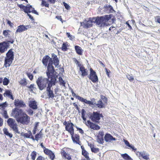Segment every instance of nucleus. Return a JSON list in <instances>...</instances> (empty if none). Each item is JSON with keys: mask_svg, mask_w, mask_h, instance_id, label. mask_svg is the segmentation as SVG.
Here are the masks:
<instances>
[{"mask_svg": "<svg viewBox=\"0 0 160 160\" xmlns=\"http://www.w3.org/2000/svg\"><path fill=\"white\" fill-rule=\"evenodd\" d=\"M9 46V43L6 41L0 43V52L1 53H4L7 50Z\"/></svg>", "mask_w": 160, "mask_h": 160, "instance_id": "ddd939ff", "label": "nucleus"}, {"mask_svg": "<svg viewBox=\"0 0 160 160\" xmlns=\"http://www.w3.org/2000/svg\"><path fill=\"white\" fill-rule=\"evenodd\" d=\"M8 126L13 130L15 134H20L18 125L15 123V120L12 118H9L7 121Z\"/></svg>", "mask_w": 160, "mask_h": 160, "instance_id": "6e6552de", "label": "nucleus"}, {"mask_svg": "<svg viewBox=\"0 0 160 160\" xmlns=\"http://www.w3.org/2000/svg\"><path fill=\"white\" fill-rule=\"evenodd\" d=\"M121 156L125 160H133V159L127 154H122Z\"/></svg>", "mask_w": 160, "mask_h": 160, "instance_id": "473e14b6", "label": "nucleus"}, {"mask_svg": "<svg viewBox=\"0 0 160 160\" xmlns=\"http://www.w3.org/2000/svg\"><path fill=\"white\" fill-rule=\"evenodd\" d=\"M27 74L31 80H32L33 79V76L32 74L29 73H27Z\"/></svg>", "mask_w": 160, "mask_h": 160, "instance_id": "09e8293b", "label": "nucleus"}, {"mask_svg": "<svg viewBox=\"0 0 160 160\" xmlns=\"http://www.w3.org/2000/svg\"><path fill=\"white\" fill-rule=\"evenodd\" d=\"M56 80L55 79L52 78L51 80L50 81L47 88V91L48 92V95L49 98H54L55 95L53 92L51 90V88L53 85H55Z\"/></svg>", "mask_w": 160, "mask_h": 160, "instance_id": "423d86ee", "label": "nucleus"}, {"mask_svg": "<svg viewBox=\"0 0 160 160\" xmlns=\"http://www.w3.org/2000/svg\"><path fill=\"white\" fill-rule=\"evenodd\" d=\"M44 153L48 155L51 160H54L55 158V155L54 153L51 150L48 149H45L44 151Z\"/></svg>", "mask_w": 160, "mask_h": 160, "instance_id": "a211bd4d", "label": "nucleus"}, {"mask_svg": "<svg viewBox=\"0 0 160 160\" xmlns=\"http://www.w3.org/2000/svg\"><path fill=\"white\" fill-rule=\"evenodd\" d=\"M82 155H83L88 160H90L89 153L86 150H82Z\"/></svg>", "mask_w": 160, "mask_h": 160, "instance_id": "2f4dec72", "label": "nucleus"}, {"mask_svg": "<svg viewBox=\"0 0 160 160\" xmlns=\"http://www.w3.org/2000/svg\"><path fill=\"white\" fill-rule=\"evenodd\" d=\"M126 24L127 25L128 27L129 28L130 30H131L132 29V28L131 25L129 24L128 23V21H127L126 22Z\"/></svg>", "mask_w": 160, "mask_h": 160, "instance_id": "0e129e2a", "label": "nucleus"}, {"mask_svg": "<svg viewBox=\"0 0 160 160\" xmlns=\"http://www.w3.org/2000/svg\"><path fill=\"white\" fill-rule=\"evenodd\" d=\"M2 115L5 118H8L9 117L6 110L3 111Z\"/></svg>", "mask_w": 160, "mask_h": 160, "instance_id": "37998d69", "label": "nucleus"}, {"mask_svg": "<svg viewBox=\"0 0 160 160\" xmlns=\"http://www.w3.org/2000/svg\"><path fill=\"white\" fill-rule=\"evenodd\" d=\"M71 92L72 93V96L73 97H76L78 100H80V101H81L82 102H84L85 103H86V102H87V100L84 99L83 98L79 96H78L77 95L73 92V90H71Z\"/></svg>", "mask_w": 160, "mask_h": 160, "instance_id": "393cba45", "label": "nucleus"}, {"mask_svg": "<svg viewBox=\"0 0 160 160\" xmlns=\"http://www.w3.org/2000/svg\"><path fill=\"white\" fill-rule=\"evenodd\" d=\"M90 74L89 77V79L93 83L98 82V78L96 72L92 68L90 69Z\"/></svg>", "mask_w": 160, "mask_h": 160, "instance_id": "9b49d317", "label": "nucleus"}, {"mask_svg": "<svg viewBox=\"0 0 160 160\" xmlns=\"http://www.w3.org/2000/svg\"><path fill=\"white\" fill-rule=\"evenodd\" d=\"M51 55L52 58L48 55H46L43 57L42 60V62L43 65L47 67L46 73L48 78H45L40 76L36 80V83L40 90L47 88V86H48L50 81L51 80L52 78L56 80V77L54 75L55 70L53 64H54L56 67H58L59 64V60L57 55L55 54L52 53Z\"/></svg>", "mask_w": 160, "mask_h": 160, "instance_id": "f257e3e1", "label": "nucleus"}, {"mask_svg": "<svg viewBox=\"0 0 160 160\" xmlns=\"http://www.w3.org/2000/svg\"><path fill=\"white\" fill-rule=\"evenodd\" d=\"M69 46L68 44V42H64L63 43L62 47H61V49L62 51H67L68 49V47Z\"/></svg>", "mask_w": 160, "mask_h": 160, "instance_id": "7c9ffc66", "label": "nucleus"}, {"mask_svg": "<svg viewBox=\"0 0 160 160\" xmlns=\"http://www.w3.org/2000/svg\"><path fill=\"white\" fill-rule=\"evenodd\" d=\"M3 132L4 134H5V135H7L9 133L8 130L6 128H4L3 129Z\"/></svg>", "mask_w": 160, "mask_h": 160, "instance_id": "603ef678", "label": "nucleus"}, {"mask_svg": "<svg viewBox=\"0 0 160 160\" xmlns=\"http://www.w3.org/2000/svg\"><path fill=\"white\" fill-rule=\"evenodd\" d=\"M112 15H107L101 17H97L96 18H92V20H94V23L97 25H99L101 27L108 26L109 24L108 21L111 18Z\"/></svg>", "mask_w": 160, "mask_h": 160, "instance_id": "7ed1b4c3", "label": "nucleus"}, {"mask_svg": "<svg viewBox=\"0 0 160 160\" xmlns=\"http://www.w3.org/2000/svg\"><path fill=\"white\" fill-rule=\"evenodd\" d=\"M37 152L35 151H32L31 154L32 160H35L37 157Z\"/></svg>", "mask_w": 160, "mask_h": 160, "instance_id": "f704fd0d", "label": "nucleus"}, {"mask_svg": "<svg viewBox=\"0 0 160 160\" xmlns=\"http://www.w3.org/2000/svg\"><path fill=\"white\" fill-rule=\"evenodd\" d=\"M66 35L69 38V39L71 40H73L75 38L74 36L71 35L69 32H67Z\"/></svg>", "mask_w": 160, "mask_h": 160, "instance_id": "a18cd8bd", "label": "nucleus"}, {"mask_svg": "<svg viewBox=\"0 0 160 160\" xmlns=\"http://www.w3.org/2000/svg\"><path fill=\"white\" fill-rule=\"evenodd\" d=\"M104 135V132L103 131H101L99 132L97 136V141L99 143H102L104 142L103 136Z\"/></svg>", "mask_w": 160, "mask_h": 160, "instance_id": "aec40b11", "label": "nucleus"}, {"mask_svg": "<svg viewBox=\"0 0 160 160\" xmlns=\"http://www.w3.org/2000/svg\"><path fill=\"white\" fill-rule=\"evenodd\" d=\"M11 114L18 122L23 125H28L30 122V118L22 110L17 108L12 109Z\"/></svg>", "mask_w": 160, "mask_h": 160, "instance_id": "f03ea898", "label": "nucleus"}, {"mask_svg": "<svg viewBox=\"0 0 160 160\" xmlns=\"http://www.w3.org/2000/svg\"><path fill=\"white\" fill-rule=\"evenodd\" d=\"M79 71L81 72L82 77H83L88 75V70L85 68L84 66H82L80 67Z\"/></svg>", "mask_w": 160, "mask_h": 160, "instance_id": "5701e85b", "label": "nucleus"}, {"mask_svg": "<svg viewBox=\"0 0 160 160\" xmlns=\"http://www.w3.org/2000/svg\"><path fill=\"white\" fill-rule=\"evenodd\" d=\"M3 95L4 97H8L12 100H14L12 94L10 90H6L5 92L3 93Z\"/></svg>", "mask_w": 160, "mask_h": 160, "instance_id": "a878e982", "label": "nucleus"}, {"mask_svg": "<svg viewBox=\"0 0 160 160\" xmlns=\"http://www.w3.org/2000/svg\"><path fill=\"white\" fill-rule=\"evenodd\" d=\"M75 49L76 53L79 55H82V54L83 50L81 48L80 46L76 45L75 46Z\"/></svg>", "mask_w": 160, "mask_h": 160, "instance_id": "c85d7f7f", "label": "nucleus"}, {"mask_svg": "<svg viewBox=\"0 0 160 160\" xmlns=\"http://www.w3.org/2000/svg\"><path fill=\"white\" fill-rule=\"evenodd\" d=\"M73 105L77 109H78L79 108L78 107V105L75 102L73 103Z\"/></svg>", "mask_w": 160, "mask_h": 160, "instance_id": "69168bd1", "label": "nucleus"}, {"mask_svg": "<svg viewBox=\"0 0 160 160\" xmlns=\"http://www.w3.org/2000/svg\"><path fill=\"white\" fill-rule=\"evenodd\" d=\"M86 125L88 128L93 130H99L100 127L98 125L91 122L90 120H88L85 122Z\"/></svg>", "mask_w": 160, "mask_h": 160, "instance_id": "f8f14e48", "label": "nucleus"}, {"mask_svg": "<svg viewBox=\"0 0 160 160\" xmlns=\"http://www.w3.org/2000/svg\"><path fill=\"white\" fill-rule=\"evenodd\" d=\"M31 12H32L33 13H35L37 15H38V12L34 10V8H33V9L31 10Z\"/></svg>", "mask_w": 160, "mask_h": 160, "instance_id": "680f3d73", "label": "nucleus"}, {"mask_svg": "<svg viewBox=\"0 0 160 160\" xmlns=\"http://www.w3.org/2000/svg\"><path fill=\"white\" fill-rule=\"evenodd\" d=\"M3 123V119L0 117V127L2 126Z\"/></svg>", "mask_w": 160, "mask_h": 160, "instance_id": "052dcab7", "label": "nucleus"}, {"mask_svg": "<svg viewBox=\"0 0 160 160\" xmlns=\"http://www.w3.org/2000/svg\"><path fill=\"white\" fill-rule=\"evenodd\" d=\"M136 154L139 158H141L145 160H148L149 159V155L144 151L136 152Z\"/></svg>", "mask_w": 160, "mask_h": 160, "instance_id": "2eb2a0df", "label": "nucleus"}, {"mask_svg": "<svg viewBox=\"0 0 160 160\" xmlns=\"http://www.w3.org/2000/svg\"><path fill=\"white\" fill-rule=\"evenodd\" d=\"M7 136H8L10 138H12L13 136L12 134L10 133H8Z\"/></svg>", "mask_w": 160, "mask_h": 160, "instance_id": "774afa93", "label": "nucleus"}, {"mask_svg": "<svg viewBox=\"0 0 160 160\" xmlns=\"http://www.w3.org/2000/svg\"><path fill=\"white\" fill-rule=\"evenodd\" d=\"M18 6L20 9H22L25 12L28 14V15L31 19H33V17L28 13L31 12V10L33 9V8L31 5H29L28 6H25L22 4H19L18 5Z\"/></svg>", "mask_w": 160, "mask_h": 160, "instance_id": "9d476101", "label": "nucleus"}, {"mask_svg": "<svg viewBox=\"0 0 160 160\" xmlns=\"http://www.w3.org/2000/svg\"><path fill=\"white\" fill-rule=\"evenodd\" d=\"M36 160H45L44 158L42 156H38Z\"/></svg>", "mask_w": 160, "mask_h": 160, "instance_id": "864d4df0", "label": "nucleus"}, {"mask_svg": "<svg viewBox=\"0 0 160 160\" xmlns=\"http://www.w3.org/2000/svg\"><path fill=\"white\" fill-rule=\"evenodd\" d=\"M101 99L105 103H107V98L105 96L103 95H101Z\"/></svg>", "mask_w": 160, "mask_h": 160, "instance_id": "49530a36", "label": "nucleus"}, {"mask_svg": "<svg viewBox=\"0 0 160 160\" xmlns=\"http://www.w3.org/2000/svg\"><path fill=\"white\" fill-rule=\"evenodd\" d=\"M127 77L130 82L132 81L134 79L133 77L132 76H131L130 74H128L127 75Z\"/></svg>", "mask_w": 160, "mask_h": 160, "instance_id": "c03bdc74", "label": "nucleus"}, {"mask_svg": "<svg viewBox=\"0 0 160 160\" xmlns=\"http://www.w3.org/2000/svg\"><path fill=\"white\" fill-rule=\"evenodd\" d=\"M28 133H25L23 135V136L26 138H31V137L33 136L31 131H28Z\"/></svg>", "mask_w": 160, "mask_h": 160, "instance_id": "c9c22d12", "label": "nucleus"}, {"mask_svg": "<svg viewBox=\"0 0 160 160\" xmlns=\"http://www.w3.org/2000/svg\"><path fill=\"white\" fill-rule=\"evenodd\" d=\"M104 139L106 142H111L112 141H115L116 139L112 137L110 134L107 133L104 137Z\"/></svg>", "mask_w": 160, "mask_h": 160, "instance_id": "412c9836", "label": "nucleus"}, {"mask_svg": "<svg viewBox=\"0 0 160 160\" xmlns=\"http://www.w3.org/2000/svg\"><path fill=\"white\" fill-rule=\"evenodd\" d=\"M89 19H90L91 18H90ZM93 22H94V20H92H92H90L87 21L85 23H84V27L88 28L92 27Z\"/></svg>", "mask_w": 160, "mask_h": 160, "instance_id": "bb28decb", "label": "nucleus"}, {"mask_svg": "<svg viewBox=\"0 0 160 160\" xmlns=\"http://www.w3.org/2000/svg\"><path fill=\"white\" fill-rule=\"evenodd\" d=\"M7 23L11 27H12L13 24L9 20H8L7 22Z\"/></svg>", "mask_w": 160, "mask_h": 160, "instance_id": "13d9d810", "label": "nucleus"}, {"mask_svg": "<svg viewBox=\"0 0 160 160\" xmlns=\"http://www.w3.org/2000/svg\"><path fill=\"white\" fill-rule=\"evenodd\" d=\"M73 142L77 144L81 145V143L80 141V137L78 134H74V132L70 134Z\"/></svg>", "mask_w": 160, "mask_h": 160, "instance_id": "4468645a", "label": "nucleus"}, {"mask_svg": "<svg viewBox=\"0 0 160 160\" xmlns=\"http://www.w3.org/2000/svg\"><path fill=\"white\" fill-rule=\"evenodd\" d=\"M48 1L51 3H54L56 1V0H48Z\"/></svg>", "mask_w": 160, "mask_h": 160, "instance_id": "338daca9", "label": "nucleus"}, {"mask_svg": "<svg viewBox=\"0 0 160 160\" xmlns=\"http://www.w3.org/2000/svg\"><path fill=\"white\" fill-rule=\"evenodd\" d=\"M14 104L16 107L19 108H24L26 107V105L23 101L18 99L14 100Z\"/></svg>", "mask_w": 160, "mask_h": 160, "instance_id": "f3484780", "label": "nucleus"}, {"mask_svg": "<svg viewBox=\"0 0 160 160\" xmlns=\"http://www.w3.org/2000/svg\"><path fill=\"white\" fill-rule=\"evenodd\" d=\"M43 137V134L42 132V130H41L38 133H37L35 136V138L32 136L31 138L33 140H36L38 141L39 139H41Z\"/></svg>", "mask_w": 160, "mask_h": 160, "instance_id": "4be33fe9", "label": "nucleus"}, {"mask_svg": "<svg viewBox=\"0 0 160 160\" xmlns=\"http://www.w3.org/2000/svg\"><path fill=\"white\" fill-rule=\"evenodd\" d=\"M103 9L105 11L109 13L112 12V11H113L112 7L110 5H105L103 7Z\"/></svg>", "mask_w": 160, "mask_h": 160, "instance_id": "cd10ccee", "label": "nucleus"}, {"mask_svg": "<svg viewBox=\"0 0 160 160\" xmlns=\"http://www.w3.org/2000/svg\"><path fill=\"white\" fill-rule=\"evenodd\" d=\"M41 5L42 6H45L46 7H48L49 6V4L45 1L42 0Z\"/></svg>", "mask_w": 160, "mask_h": 160, "instance_id": "a19ab883", "label": "nucleus"}, {"mask_svg": "<svg viewBox=\"0 0 160 160\" xmlns=\"http://www.w3.org/2000/svg\"><path fill=\"white\" fill-rule=\"evenodd\" d=\"M59 80L60 82V85H62L63 86H65V82L63 80V79L61 77H60L59 78Z\"/></svg>", "mask_w": 160, "mask_h": 160, "instance_id": "79ce46f5", "label": "nucleus"}, {"mask_svg": "<svg viewBox=\"0 0 160 160\" xmlns=\"http://www.w3.org/2000/svg\"><path fill=\"white\" fill-rule=\"evenodd\" d=\"M115 29L116 28H115V27L112 26L109 28V31H113L114 30H115Z\"/></svg>", "mask_w": 160, "mask_h": 160, "instance_id": "e2e57ef3", "label": "nucleus"}, {"mask_svg": "<svg viewBox=\"0 0 160 160\" xmlns=\"http://www.w3.org/2000/svg\"><path fill=\"white\" fill-rule=\"evenodd\" d=\"M90 147L91 148V150L92 152H93L95 153H97L99 152V149L98 148H95L94 147H91V146H90Z\"/></svg>", "mask_w": 160, "mask_h": 160, "instance_id": "4c0bfd02", "label": "nucleus"}, {"mask_svg": "<svg viewBox=\"0 0 160 160\" xmlns=\"http://www.w3.org/2000/svg\"><path fill=\"white\" fill-rule=\"evenodd\" d=\"M34 84H31L28 87L31 92H33V90H36L37 88L34 87Z\"/></svg>", "mask_w": 160, "mask_h": 160, "instance_id": "e433bc0d", "label": "nucleus"}, {"mask_svg": "<svg viewBox=\"0 0 160 160\" xmlns=\"http://www.w3.org/2000/svg\"><path fill=\"white\" fill-rule=\"evenodd\" d=\"M124 141L125 144L129 148H131L132 149V150L135 152L137 151V148H135L133 146H132L129 143V142L126 140L124 139Z\"/></svg>", "mask_w": 160, "mask_h": 160, "instance_id": "c756f323", "label": "nucleus"}, {"mask_svg": "<svg viewBox=\"0 0 160 160\" xmlns=\"http://www.w3.org/2000/svg\"><path fill=\"white\" fill-rule=\"evenodd\" d=\"M75 62H76V64L79 67V68H80V67H82V66H83V65H82L80 62H79L77 59H76L75 60Z\"/></svg>", "mask_w": 160, "mask_h": 160, "instance_id": "8fccbe9b", "label": "nucleus"}, {"mask_svg": "<svg viewBox=\"0 0 160 160\" xmlns=\"http://www.w3.org/2000/svg\"><path fill=\"white\" fill-rule=\"evenodd\" d=\"M105 70L106 71V74L107 75L108 77H109V73L110 72V71L107 69L106 68H105Z\"/></svg>", "mask_w": 160, "mask_h": 160, "instance_id": "6e6d98bb", "label": "nucleus"}, {"mask_svg": "<svg viewBox=\"0 0 160 160\" xmlns=\"http://www.w3.org/2000/svg\"><path fill=\"white\" fill-rule=\"evenodd\" d=\"M94 102L95 99L93 98V100H92V101L87 100L86 103L88 104L93 108H101L104 107V104L102 102L101 99L99 100L97 103H96Z\"/></svg>", "mask_w": 160, "mask_h": 160, "instance_id": "0eeeda50", "label": "nucleus"}, {"mask_svg": "<svg viewBox=\"0 0 160 160\" xmlns=\"http://www.w3.org/2000/svg\"><path fill=\"white\" fill-rule=\"evenodd\" d=\"M61 154L63 158L68 160H72L71 156L69 154L67 153L65 151L64 148H62L61 151Z\"/></svg>", "mask_w": 160, "mask_h": 160, "instance_id": "6ab92c4d", "label": "nucleus"}, {"mask_svg": "<svg viewBox=\"0 0 160 160\" xmlns=\"http://www.w3.org/2000/svg\"><path fill=\"white\" fill-rule=\"evenodd\" d=\"M103 117L102 114L100 113L99 112H93L89 118L92 122L98 124L100 122V120L101 118Z\"/></svg>", "mask_w": 160, "mask_h": 160, "instance_id": "39448f33", "label": "nucleus"}, {"mask_svg": "<svg viewBox=\"0 0 160 160\" xmlns=\"http://www.w3.org/2000/svg\"><path fill=\"white\" fill-rule=\"evenodd\" d=\"M63 5L66 9H67V10H69L70 9V6L67 3L64 2Z\"/></svg>", "mask_w": 160, "mask_h": 160, "instance_id": "3c124183", "label": "nucleus"}, {"mask_svg": "<svg viewBox=\"0 0 160 160\" xmlns=\"http://www.w3.org/2000/svg\"><path fill=\"white\" fill-rule=\"evenodd\" d=\"M63 124L65 126V130L68 131L70 134L74 132V124L71 122V120L66 122L64 121Z\"/></svg>", "mask_w": 160, "mask_h": 160, "instance_id": "1a4fd4ad", "label": "nucleus"}, {"mask_svg": "<svg viewBox=\"0 0 160 160\" xmlns=\"http://www.w3.org/2000/svg\"><path fill=\"white\" fill-rule=\"evenodd\" d=\"M14 59V53L13 49H11L6 54L4 58V67L7 68L10 67L12 64Z\"/></svg>", "mask_w": 160, "mask_h": 160, "instance_id": "20e7f679", "label": "nucleus"}, {"mask_svg": "<svg viewBox=\"0 0 160 160\" xmlns=\"http://www.w3.org/2000/svg\"><path fill=\"white\" fill-rule=\"evenodd\" d=\"M77 130H79V132L82 134H83L84 133L83 130L81 128L76 127Z\"/></svg>", "mask_w": 160, "mask_h": 160, "instance_id": "4d7b16f0", "label": "nucleus"}, {"mask_svg": "<svg viewBox=\"0 0 160 160\" xmlns=\"http://www.w3.org/2000/svg\"><path fill=\"white\" fill-rule=\"evenodd\" d=\"M19 82L21 85L23 86L26 85L27 84L26 79L25 78H23V79H21L20 81Z\"/></svg>", "mask_w": 160, "mask_h": 160, "instance_id": "72a5a7b5", "label": "nucleus"}, {"mask_svg": "<svg viewBox=\"0 0 160 160\" xmlns=\"http://www.w3.org/2000/svg\"><path fill=\"white\" fill-rule=\"evenodd\" d=\"M5 102L0 104V109H3L6 107Z\"/></svg>", "mask_w": 160, "mask_h": 160, "instance_id": "5fc2aeb1", "label": "nucleus"}, {"mask_svg": "<svg viewBox=\"0 0 160 160\" xmlns=\"http://www.w3.org/2000/svg\"><path fill=\"white\" fill-rule=\"evenodd\" d=\"M9 83V80L6 78H5L3 79V84L4 85H7Z\"/></svg>", "mask_w": 160, "mask_h": 160, "instance_id": "ea45409f", "label": "nucleus"}, {"mask_svg": "<svg viewBox=\"0 0 160 160\" xmlns=\"http://www.w3.org/2000/svg\"><path fill=\"white\" fill-rule=\"evenodd\" d=\"M31 28V26L29 25L26 26L24 25H20L18 27L16 31V33L23 32Z\"/></svg>", "mask_w": 160, "mask_h": 160, "instance_id": "dca6fc26", "label": "nucleus"}, {"mask_svg": "<svg viewBox=\"0 0 160 160\" xmlns=\"http://www.w3.org/2000/svg\"><path fill=\"white\" fill-rule=\"evenodd\" d=\"M56 18L60 20L62 23H63V20L61 16H56Z\"/></svg>", "mask_w": 160, "mask_h": 160, "instance_id": "bf43d9fd", "label": "nucleus"}, {"mask_svg": "<svg viewBox=\"0 0 160 160\" xmlns=\"http://www.w3.org/2000/svg\"><path fill=\"white\" fill-rule=\"evenodd\" d=\"M86 113V112L85 110L83 109L82 110V119L85 121L86 120V118L85 117V115Z\"/></svg>", "mask_w": 160, "mask_h": 160, "instance_id": "58836bf2", "label": "nucleus"}, {"mask_svg": "<svg viewBox=\"0 0 160 160\" xmlns=\"http://www.w3.org/2000/svg\"><path fill=\"white\" fill-rule=\"evenodd\" d=\"M10 32V31L9 30H5L3 31V34L5 36L7 37L8 34L9 32Z\"/></svg>", "mask_w": 160, "mask_h": 160, "instance_id": "de8ad7c7", "label": "nucleus"}, {"mask_svg": "<svg viewBox=\"0 0 160 160\" xmlns=\"http://www.w3.org/2000/svg\"><path fill=\"white\" fill-rule=\"evenodd\" d=\"M29 106L33 109H36L38 108L37 102L35 100L30 101L29 103Z\"/></svg>", "mask_w": 160, "mask_h": 160, "instance_id": "b1692460", "label": "nucleus"}]
</instances>
